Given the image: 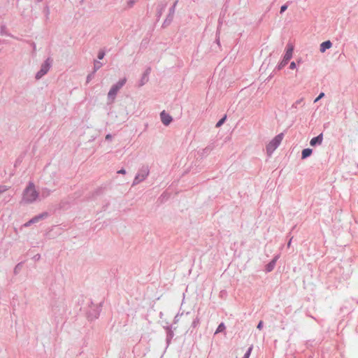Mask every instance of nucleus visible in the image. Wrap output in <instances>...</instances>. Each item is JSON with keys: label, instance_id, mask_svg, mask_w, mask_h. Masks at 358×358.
<instances>
[{"label": "nucleus", "instance_id": "nucleus-32", "mask_svg": "<svg viewBox=\"0 0 358 358\" xmlns=\"http://www.w3.org/2000/svg\"><path fill=\"white\" fill-rule=\"evenodd\" d=\"M136 0H128L127 1V6L129 8L133 7Z\"/></svg>", "mask_w": 358, "mask_h": 358}, {"label": "nucleus", "instance_id": "nucleus-44", "mask_svg": "<svg viewBox=\"0 0 358 358\" xmlns=\"http://www.w3.org/2000/svg\"><path fill=\"white\" fill-rule=\"evenodd\" d=\"M33 223H34V222H31V220H29L28 222H27L24 225L27 227V226H29L31 224H33Z\"/></svg>", "mask_w": 358, "mask_h": 358}, {"label": "nucleus", "instance_id": "nucleus-23", "mask_svg": "<svg viewBox=\"0 0 358 358\" xmlns=\"http://www.w3.org/2000/svg\"><path fill=\"white\" fill-rule=\"evenodd\" d=\"M22 262L18 263L14 268V271H13L14 274L17 275L22 269Z\"/></svg>", "mask_w": 358, "mask_h": 358}, {"label": "nucleus", "instance_id": "nucleus-21", "mask_svg": "<svg viewBox=\"0 0 358 358\" xmlns=\"http://www.w3.org/2000/svg\"><path fill=\"white\" fill-rule=\"evenodd\" d=\"M288 63V61L282 59V60L279 63V64L276 66V69L281 70L284 66H285Z\"/></svg>", "mask_w": 358, "mask_h": 358}, {"label": "nucleus", "instance_id": "nucleus-17", "mask_svg": "<svg viewBox=\"0 0 358 358\" xmlns=\"http://www.w3.org/2000/svg\"><path fill=\"white\" fill-rule=\"evenodd\" d=\"M51 190L45 187L41 189V197L46 198L50 196Z\"/></svg>", "mask_w": 358, "mask_h": 358}, {"label": "nucleus", "instance_id": "nucleus-37", "mask_svg": "<svg viewBox=\"0 0 358 358\" xmlns=\"http://www.w3.org/2000/svg\"><path fill=\"white\" fill-rule=\"evenodd\" d=\"M117 173L124 175L126 174V170L124 169H121L117 171Z\"/></svg>", "mask_w": 358, "mask_h": 358}, {"label": "nucleus", "instance_id": "nucleus-54", "mask_svg": "<svg viewBox=\"0 0 358 358\" xmlns=\"http://www.w3.org/2000/svg\"><path fill=\"white\" fill-rule=\"evenodd\" d=\"M357 167H358V164H357Z\"/></svg>", "mask_w": 358, "mask_h": 358}, {"label": "nucleus", "instance_id": "nucleus-46", "mask_svg": "<svg viewBox=\"0 0 358 358\" xmlns=\"http://www.w3.org/2000/svg\"><path fill=\"white\" fill-rule=\"evenodd\" d=\"M216 43H217V45L220 46V38H219V36L216 39Z\"/></svg>", "mask_w": 358, "mask_h": 358}, {"label": "nucleus", "instance_id": "nucleus-12", "mask_svg": "<svg viewBox=\"0 0 358 358\" xmlns=\"http://www.w3.org/2000/svg\"><path fill=\"white\" fill-rule=\"evenodd\" d=\"M278 256H275L268 264L266 266V272H271L273 270L276 261L278 259Z\"/></svg>", "mask_w": 358, "mask_h": 358}, {"label": "nucleus", "instance_id": "nucleus-15", "mask_svg": "<svg viewBox=\"0 0 358 358\" xmlns=\"http://www.w3.org/2000/svg\"><path fill=\"white\" fill-rule=\"evenodd\" d=\"M0 34L2 36L6 35V36H8L15 38L12 34L8 33L6 27L4 24L1 25V27H0Z\"/></svg>", "mask_w": 358, "mask_h": 358}, {"label": "nucleus", "instance_id": "nucleus-41", "mask_svg": "<svg viewBox=\"0 0 358 358\" xmlns=\"http://www.w3.org/2000/svg\"><path fill=\"white\" fill-rule=\"evenodd\" d=\"M103 188H99V189H98L96 191V194H101V193H103Z\"/></svg>", "mask_w": 358, "mask_h": 358}, {"label": "nucleus", "instance_id": "nucleus-49", "mask_svg": "<svg viewBox=\"0 0 358 358\" xmlns=\"http://www.w3.org/2000/svg\"><path fill=\"white\" fill-rule=\"evenodd\" d=\"M0 43H6V41L5 40H0Z\"/></svg>", "mask_w": 358, "mask_h": 358}, {"label": "nucleus", "instance_id": "nucleus-14", "mask_svg": "<svg viewBox=\"0 0 358 358\" xmlns=\"http://www.w3.org/2000/svg\"><path fill=\"white\" fill-rule=\"evenodd\" d=\"M313 153V150L310 148H305L302 150L301 152V159H304L307 157H310Z\"/></svg>", "mask_w": 358, "mask_h": 358}, {"label": "nucleus", "instance_id": "nucleus-51", "mask_svg": "<svg viewBox=\"0 0 358 358\" xmlns=\"http://www.w3.org/2000/svg\"><path fill=\"white\" fill-rule=\"evenodd\" d=\"M219 29H220V27H217V34H219Z\"/></svg>", "mask_w": 358, "mask_h": 358}, {"label": "nucleus", "instance_id": "nucleus-11", "mask_svg": "<svg viewBox=\"0 0 358 358\" xmlns=\"http://www.w3.org/2000/svg\"><path fill=\"white\" fill-rule=\"evenodd\" d=\"M332 46V43L330 41H326L320 44V51L324 52L327 49H329Z\"/></svg>", "mask_w": 358, "mask_h": 358}, {"label": "nucleus", "instance_id": "nucleus-6", "mask_svg": "<svg viewBox=\"0 0 358 358\" xmlns=\"http://www.w3.org/2000/svg\"><path fill=\"white\" fill-rule=\"evenodd\" d=\"M177 3H178V1H176L173 3L172 7L169 9V13L167 15L166 18L165 19V20L163 23V27H166V26L169 25L171 24V22H172L173 18V15L175 13L176 6Z\"/></svg>", "mask_w": 358, "mask_h": 358}, {"label": "nucleus", "instance_id": "nucleus-8", "mask_svg": "<svg viewBox=\"0 0 358 358\" xmlns=\"http://www.w3.org/2000/svg\"><path fill=\"white\" fill-rule=\"evenodd\" d=\"M101 303H100L99 305L97 306L94 309H92V310H89L88 317L90 320H94L99 317L100 311H101Z\"/></svg>", "mask_w": 358, "mask_h": 358}, {"label": "nucleus", "instance_id": "nucleus-25", "mask_svg": "<svg viewBox=\"0 0 358 358\" xmlns=\"http://www.w3.org/2000/svg\"><path fill=\"white\" fill-rule=\"evenodd\" d=\"M94 74H95V73H94V71H93L92 73H90L87 75V78H86L87 83H89L94 78Z\"/></svg>", "mask_w": 358, "mask_h": 358}, {"label": "nucleus", "instance_id": "nucleus-19", "mask_svg": "<svg viewBox=\"0 0 358 358\" xmlns=\"http://www.w3.org/2000/svg\"><path fill=\"white\" fill-rule=\"evenodd\" d=\"M213 150V147L211 145L207 146L202 150L201 156H205L208 155Z\"/></svg>", "mask_w": 358, "mask_h": 358}, {"label": "nucleus", "instance_id": "nucleus-24", "mask_svg": "<svg viewBox=\"0 0 358 358\" xmlns=\"http://www.w3.org/2000/svg\"><path fill=\"white\" fill-rule=\"evenodd\" d=\"M49 215L48 213L47 212H43L38 215H36L37 218L40 220H43L46 217H48Z\"/></svg>", "mask_w": 358, "mask_h": 358}, {"label": "nucleus", "instance_id": "nucleus-42", "mask_svg": "<svg viewBox=\"0 0 358 358\" xmlns=\"http://www.w3.org/2000/svg\"><path fill=\"white\" fill-rule=\"evenodd\" d=\"M45 12L46 15L48 16L49 15V13H50V10H49L48 7H46L45 8Z\"/></svg>", "mask_w": 358, "mask_h": 358}, {"label": "nucleus", "instance_id": "nucleus-48", "mask_svg": "<svg viewBox=\"0 0 358 358\" xmlns=\"http://www.w3.org/2000/svg\"><path fill=\"white\" fill-rule=\"evenodd\" d=\"M85 0H80L79 3L80 4H83L85 2Z\"/></svg>", "mask_w": 358, "mask_h": 358}, {"label": "nucleus", "instance_id": "nucleus-4", "mask_svg": "<svg viewBox=\"0 0 358 358\" xmlns=\"http://www.w3.org/2000/svg\"><path fill=\"white\" fill-rule=\"evenodd\" d=\"M150 173V169L148 166H143L138 171V173L134 178V180L132 183V186L136 185L141 182L145 180V178L148 176Z\"/></svg>", "mask_w": 358, "mask_h": 358}, {"label": "nucleus", "instance_id": "nucleus-35", "mask_svg": "<svg viewBox=\"0 0 358 358\" xmlns=\"http://www.w3.org/2000/svg\"><path fill=\"white\" fill-rule=\"evenodd\" d=\"M257 328L259 330H261L262 328H263V322L262 321H260L258 324H257Z\"/></svg>", "mask_w": 358, "mask_h": 358}, {"label": "nucleus", "instance_id": "nucleus-43", "mask_svg": "<svg viewBox=\"0 0 358 358\" xmlns=\"http://www.w3.org/2000/svg\"><path fill=\"white\" fill-rule=\"evenodd\" d=\"M163 9H164V8H162L161 10H158L157 15L159 17H160L162 15Z\"/></svg>", "mask_w": 358, "mask_h": 358}, {"label": "nucleus", "instance_id": "nucleus-52", "mask_svg": "<svg viewBox=\"0 0 358 358\" xmlns=\"http://www.w3.org/2000/svg\"><path fill=\"white\" fill-rule=\"evenodd\" d=\"M221 24H222V22L219 20V24H220V26L221 25Z\"/></svg>", "mask_w": 358, "mask_h": 358}, {"label": "nucleus", "instance_id": "nucleus-50", "mask_svg": "<svg viewBox=\"0 0 358 358\" xmlns=\"http://www.w3.org/2000/svg\"><path fill=\"white\" fill-rule=\"evenodd\" d=\"M35 258H36V259H38L40 258V255H36L35 256Z\"/></svg>", "mask_w": 358, "mask_h": 358}, {"label": "nucleus", "instance_id": "nucleus-31", "mask_svg": "<svg viewBox=\"0 0 358 358\" xmlns=\"http://www.w3.org/2000/svg\"><path fill=\"white\" fill-rule=\"evenodd\" d=\"M303 98H301V99H300L297 100L294 103H293V105H292V108H297V106H298L299 104L301 103H302V101H303Z\"/></svg>", "mask_w": 358, "mask_h": 358}, {"label": "nucleus", "instance_id": "nucleus-33", "mask_svg": "<svg viewBox=\"0 0 358 358\" xmlns=\"http://www.w3.org/2000/svg\"><path fill=\"white\" fill-rule=\"evenodd\" d=\"M150 72H151V68L150 67H148L143 74L146 76H148V77H149V75H150Z\"/></svg>", "mask_w": 358, "mask_h": 358}, {"label": "nucleus", "instance_id": "nucleus-29", "mask_svg": "<svg viewBox=\"0 0 358 358\" xmlns=\"http://www.w3.org/2000/svg\"><path fill=\"white\" fill-rule=\"evenodd\" d=\"M105 55L106 54H105L104 50H100L98 53L97 57L99 59H103Z\"/></svg>", "mask_w": 358, "mask_h": 358}, {"label": "nucleus", "instance_id": "nucleus-34", "mask_svg": "<svg viewBox=\"0 0 358 358\" xmlns=\"http://www.w3.org/2000/svg\"><path fill=\"white\" fill-rule=\"evenodd\" d=\"M287 4H284L280 7V13H282L287 9Z\"/></svg>", "mask_w": 358, "mask_h": 358}, {"label": "nucleus", "instance_id": "nucleus-53", "mask_svg": "<svg viewBox=\"0 0 358 358\" xmlns=\"http://www.w3.org/2000/svg\"><path fill=\"white\" fill-rule=\"evenodd\" d=\"M243 358H246V357H243Z\"/></svg>", "mask_w": 358, "mask_h": 358}, {"label": "nucleus", "instance_id": "nucleus-20", "mask_svg": "<svg viewBox=\"0 0 358 358\" xmlns=\"http://www.w3.org/2000/svg\"><path fill=\"white\" fill-rule=\"evenodd\" d=\"M148 80H149V77L143 74L141 79L140 80L139 86L141 87V86L144 85L145 83H147L148 82Z\"/></svg>", "mask_w": 358, "mask_h": 358}, {"label": "nucleus", "instance_id": "nucleus-16", "mask_svg": "<svg viewBox=\"0 0 358 358\" xmlns=\"http://www.w3.org/2000/svg\"><path fill=\"white\" fill-rule=\"evenodd\" d=\"M102 66H103V64L101 62L94 60V67H93L94 73H96L99 69H101L102 67Z\"/></svg>", "mask_w": 358, "mask_h": 358}, {"label": "nucleus", "instance_id": "nucleus-26", "mask_svg": "<svg viewBox=\"0 0 358 358\" xmlns=\"http://www.w3.org/2000/svg\"><path fill=\"white\" fill-rule=\"evenodd\" d=\"M226 118H227V116L224 115L222 118H221L216 124V127H220L221 125H222L224 124V122H225L226 120Z\"/></svg>", "mask_w": 358, "mask_h": 358}, {"label": "nucleus", "instance_id": "nucleus-10", "mask_svg": "<svg viewBox=\"0 0 358 358\" xmlns=\"http://www.w3.org/2000/svg\"><path fill=\"white\" fill-rule=\"evenodd\" d=\"M293 50H294L293 45L290 43H288L287 45V50L283 57V59L289 62L292 57Z\"/></svg>", "mask_w": 358, "mask_h": 358}, {"label": "nucleus", "instance_id": "nucleus-47", "mask_svg": "<svg viewBox=\"0 0 358 358\" xmlns=\"http://www.w3.org/2000/svg\"><path fill=\"white\" fill-rule=\"evenodd\" d=\"M291 242H292V238L289 240V241L287 243V246L289 247L290 245H291Z\"/></svg>", "mask_w": 358, "mask_h": 358}, {"label": "nucleus", "instance_id": "nucleus-9", "mask_svg": "<svg viewBox=\"0 0 358 358\" xmlns=\"http://www.w3.org/2000/svg\"><path fill=\"white\" fill-rule=\"evenodd\" d=\"M323 141V134L321 133L316 137L313 138L310 141V145L313 147L316 145H320L322 143Z\"/></svg>", "mask_w": 358, "mask_h": 358}, {"label": "nucleus", "instance_id": "nucleus-36", "mask_svg": "<svg viewBox=\"0 0 358 358\" xmlns=\"http://www.w3.org/2000/svg\"><path fill=\"white\" fill-rule=\"evenodd\" d=\"M296 68V63L294 62H292L289 65V69H294Z\"/></svg>", "mask_w": 358, "mask_h": 358}, {"label": "nucleus", "instance_id": "nucleus-30", "mask_svg": "<svg viewBox=\"0 0 358 358\" xmlns=\"http://www.w3.org/2000/svg\"><path fill=\"white\" fill-rule=\"evenodd\" d=\"M325 96L324 92H321L318 96L315 99L314 103L317 102L319 100H320L322 98H323Z\"/></svg>", "mask_w": 358, "mask_h": 358}, {"label": "nucleus", "instance_id": "nucleus-40", "mask_svg": "<svg viewBox=\"0 0 358 358\" xmlns=\"http://www.w3.org/2000/svg\"><path fill=\"white\" fill-rule=\"evenodd\" d=\"M31 45L33 48V51L35 52L36 51V43L34 42H31Z\"/></svg>", "mask_w": 358, "mask_h": 358}, {"label": "nucleus", "instance_id": "nucleus-5", "mask_svg": "<svg viewBox=\"0 0 358 358\" xmlns=\"http://www.w3.org/2000/svg\"><path fill=\"white\" fill-rule=\"evenodd\" d=\"M52 59L50 57H48L41 66L40 70L36 74V79L39 80L43 76H45L50 70L52 66Z\"/></svg>", "mask_w": 358, "mask_h": 358}, {"label": "nucleus", "instance_id": "nucleus-7", "mask_svg": "<svg viewBox=\"0 0 358 358\" xmlns=\"http://www.w3.org/2000/svg\"><path fill=\"white\" fill-rule=\"evenodd\" d=\"M160 119L162 122L165 125L168 126L173 121L172 117L167 113L165 110H163L160 113Z\"/></svg>", "mask_w": 358, "mask_h": 358}, {"label": "nucleus", "instance_id": "nucleus-27", "mask_svg": "<svg viewBox=\"0 0 358 358\" xmlns=\"http://www.w3.org/2000/svg\"><path fill=\"white\" fill-rule=\"evenodd\" d=\"M252 348H253V346L251 345L250 347H249V348L248 349V350L246 351V352L245 353L244 355V357H246V358H249L250 356V354H251V352L252 350Z\"/></svg>", "mask_w": 358, "mask_h": 358}, {"label": "nucleus", "instance_id": "nucleus-2", "mask_svg": "<svg viewBox=\"0 0 358 358\" xmlns=\"http://www.w3.org/2000/svg\"><path fill=\"white\" fill-rule=\"evenodd\" d=\"M126 82L127 78H124L120 80L117 83L112 85L108 93V99L113 101L115 99L118 91L125 85Z\"/></svg>", "mask_w": 358, "mask_h": 358}, {"label": "nucleus", "instance_id": "nucleus-38", "mask_svg": "<svg viewBox=\"0 0 358 358\" xmlns=\"http://www.w3.org/2000/svg\"><path fill=\"white\" fill-rule=\"evenodd\" d=\"M113 138V136L111 134H108L106 136V141H111Z\"/></svg>", "mask_w": 358, "mask_h": 358}, {"label": "nucleus", "instance_id": "nucleus-39", "mask_svg": "<svg viewBox=\"0 0 358 358\" xmlns=\"http://www.w3.org/2000/svg\"><path fill=\"white\" fill-rule=\"evenodd\" d=\"M38 221H39V220L37 218L36 215L31 219V222H34V223H36Z\"/></svg>", "mask_w": 358, "mask_h": 358}, {"label": "nucleus", "instance_id": "nucleus-13", "mask_svg": "<svg viewBox=\"0 0 358 358\" xmlns=\"http://www.w3.org/2000/svg\"><path fill=\"white\" fill-rule=\"evenodd\" d=\"M166 343L168 344H169L171 339L173 338V337L174 336V334L171 329V327H166Z\"/></svg>", "mask_w": 358, "mask_h": 358}, {"label": "nucleus", "instance_id": "nucleus-3", "mask_svg": "<svg viewBox=\"0 0 358 358\" xmlns=\"http://www.w3.org/2000/svg\"><path fill=\"white\" fill-rule=\"evenodd\" d=\"M283 134L280 133L275 136L266 145V152L268 155H271L273 151L280 145L283 138Z\"/></svg>", "mask_w": 358, "mask_h": 358}, {"label": "nucleus", "instance_id": "nucleus-1", "mask_svg": "<svg viewBox=\"0 0 358 358\" xmlns=\"http://www.w3.org/2000/svg\"><path fill=\"white\" fill-rule=\"evenodd\" d=\"M38 197V192L35 189V185L32 182L23 191L22 202L24 203H34Z\"/></svg>", "mask_w": 358, "mask_h": 358}, {"label": "nucleus", "instance_id": "nucleus-18", "mask_svg": "<svg viewBox=\"0 0 358 358\" xmlns=\"http://www.w3.org/2000/svg\"><path fill=\"white\" fill-rule=\"evenodd\" d=\"M225 329H226V327H225L224 324L223 322H222L218 325L215 334L223 332L225 331Z\"/></svg>", "mask_w": 358, "mask_h": 358}, {"label": "nucleus", "instance_id": "nucleus-22", "mask_svg": "<svg viewBox=\"0 0 358 358\" xmlns=\"http://www.w3.org/2000/svg\"><path fill=\"white\" fill-rule=\"evenodd\" d=\"M199 324H200V319L198 316H196L192 321V327L195 329L199 326Z\"/></svg>", "mask_w": 358, "mask_h": 358}, {"label": "nucleus", "instance_id": "nucleus-45", "mask_svg": "<svg viewBox=\"0 0 358 358\" xmlns=\"http://www.w3.org/2000/svg\"><path fill=\"white\" fill-rule=\"evenodd\" d=\"M178 314L174 318V323H177L178 322Z\"/></svg>", "mask_w": 358, "mask_h": 358}, {"label": "nucleus", "instance_id": "nucleus-28", "mask_svg": "<svg viewBox=\"0 0 358 358\" xmlns=\"http://www.w3.org/2000/svg\"><path fill=\"white\" fill-rule=\"evenodd\" d=\"M10 187L6 185H0V194L5 192L8 189H9Z\"/></svg>", "mask_w": 358, "mask_h": 358}]
</instances>
